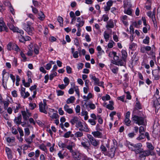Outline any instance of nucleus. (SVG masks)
Wrapping results in <instances>:
<instances>
[{"mask_svg":"<svg viewBox=\"0 0 160 160\" xmlns=\"http://www.w3.org/2000/svg\"><path fill=\"white\" fill-rule=\"evenodd\" d=\"M136 154H139V158L140 160H144L147 156L150 155H154L155 154L153 151H150V150H146L145 151L142 148H138L136 151Z\"/></svg>","mask_w":160,"mask_h":160,"instance_id":"obj_1","label":"nucleus"},{"mask_svg":"<svg viewBox=\"0 0 160 160\" xmlns=\"http://www.w3.org/2000/svg\"><path fill=\"white\" fill-rule=\"evenodd\" d=\"M32 23L29 22L23 24L24 30L30 35H32L34 31V28L31 26Z\"/></svg>","mask_w":160,"mask_h":160,"instance_id":"obj_2","label":"nucleus"},{"mask_svg":"<svg viewBox=\"0 0 160 160\" xmlns=\"http://www.w3.org/2000/svg\"><path fill=\"white\" fill-rule=\"evenodd\" d=\"M132 120V121L135 122L136 123L138 124V125H142L144 123V118L142 117L134 115L133 116Z\"/></svg>","mask_w":160,"mask_h":160,"instance_id":"obj_3","label":"nucleus"},{"mask_svg":"<svg viewBox=\"0 0 160 160\" xmlns=\"http://www.w3.org/2000/svg\"><path fill=\"white\" fill-rule=\"evenodd\" d=\"M76 127L77 128H80L79 130L81 131H84L88 132L89 131V129L87 127L85 126V127H83V126L82 124V122L80 121L78 122L77 124V125H76Z\"/></svg>","mask_w":160,"mask_h":160,"instance_id":"obj_4","label":"nucleus"},{"mask_svg":"<svg viewBox=\"0 0 160 160\" xmlns=\"http://www.w3.org/2000/svg\"><path fill=\"white\" fill-rule=\"evenodd\" d=\"M39 110L40 112H43L45 114L47 113V110L48 109V107L47 106H44L42 102H41L39 103Z\"/></svg>","mask_w":160,"mask_h":160,"instance_id":"obj_5","label":"nucleus"},{"mask_svg":"<svg viewBox=\"0 0 160 160\" xmlns=\"http://www.w3.org/2000/svg\"><path fill=\"white\" fill-rule=\"evenodd\" d=\"M81 145L85 149H86L88 151V150L90 149V147L91 146L90 143L89 141L87 140L84 142H81Z\"/></svg>","mask_w":160,"mask_h":160,"instance_id":"obj_6","label":"nucleus"},{"mask_svg":"<svg viewBox=\"0 0 160 160\" xmlns=\"http://www.w3.org/2000/svg\"><path fill=\"white\" fill-rule=\"evenodd\" d=\"M75 146V144L72 142H71L69 143V145L66 146V148L69 150L70 152L72 153L73 150H72V147Z\"/></svg>","mask_w":160,"mask_h":160,"instance_id":"obj_7","label":"nucleus"},{"mask_svg":"<svg viewBox=\"0 0 160 160\" xmlns=\"http://www.w3.org/2000/svg\"><path fill=\"white\" fill-rule=\"evenodd\" d=\"M21 120L22 116L21 114H19L17 117H16L15 118L14 121V122L16 124L18 125H20L22 123Z\"/></svg>","mask_w":160,"mask_h":160,"instance_id":"obj_8","label":"nucleus"},{"mask_svg":"<svg viewBox=\"0 0 160 160\" xmlns=\"http://www.w3.org/2000/svg\"><path fill=\"white\" fill-rule=\"evenodd\" d=\"M79 121V118L76 116H75L72 119H71L70 122L72 125H74L75 124L77 125V124Z\"/></svg>","mask_w":160,"mask_h":160,"instance_id":"obj_9","label":"nucleus"},{"mask_svg":"<svg viewBox=\"0 0 160 160\" xmlns=\"http://www.w3.org/2000/svg\"><path fill=\"white\" fill-rule=\"evenodd\" d=\"M153 104L154 107L156 108V109L157 106L160 105V104L159 103V100L158 99V97L155 96L153 97Z\"/></svg>","mask_w":160,"mask_h":160,"instance_id":"obj_10","label":"nucleus"},{"mask_svg":"<svg viewBox=\"0 0 160 160\" xmlns=\"http://www.w3.org/2000/svg\"><path fill=\"white\" fill-rule=\"evenodd\" d=\"M121 53L122 55V58L124 62H126L127 57V52L125 50H122Z\"/></svg>","mask_w":160,"mask_h":160,"instance_id":"obj_11","label":"nucleus"},{"mask_svg":"<svg viewBox=\"0 0 160 160\" xmlns=\"http://www.w3.org/2000/svg\"><path fill=\"white\" fill-rule=\"evenodd\" d=\"M92 79H93L95 82L94 84L95 85H100L99 80L95 76H93L92 75L90 76Z\"/></svg>","mask_w":160,"mask_h":160,"instance_id":"obj_12","label":"nucleus"},{"mask_svg":"<svg viewBox=\"0 0 160 160\" xmlns=\"http://www.w3.org/2000/svg\"><path fill=\"white\" fill-rule=\"evenodd\" d=\"M72 155L75 160H79L81 159V156L76 152H73L72 153Z\"/></svg>","mask_w":160,"mask_h":160,"instance_id":"obj_13","label":"nucleus"},{"mask_svg":"<svg viewBox=\"0 0 160 160\" xmlns=\"http://www.w3.org/2000/svg\"><path fill=\"white\" fill-rule=\"evenodd\" d=\"M75 98L74 96H71L69 98H68L66 102L67 104L72 103H73Z\"/></svg>","mask_w":160,"mask_h":160,"instance_id":"obj_14","label":"nucleus"},{"mask_svg":"<svg viewBox=\"0 0 160 160\" xmlns=\"http://www.w3.org/2000/svg\"><path fill=\"white\" fill-rule=\"evenodd\" d=\"M23 118L24 120L27 121L29 118V116L27 115L26 112L25 111L21 112Z\"/></svg>","mask_w":160,"mask_h":160,"instance_id":"obj_15","label":"nucleus"},{"mask_svg":"<svg viewBox=\"0 0 160 160\" xmlns=\"http://www.w3.org/2000/svg\"><path fill=\"white\" fill-rule=\"evenodd\" d=\"M8 28H7L5 24H0V32H1L3 30H5L6 32H8Z\"/></svg>","mask_w":160,"mask_h":160,"instance_id":"obj_16","label":"nucleus"},{"mask_svg":"<svg viewBox=\"0 0 160 160\" xmlns=\"http://www.w3.org/2000/svg\"><path fill=\"white\" fill-rule=\"evenodd\" d=\"M90 142L91 144L94 147L97 146L99 144V142L97 141L94 138L91 140Z\"/></svg>","mask_w":160,"mask_h":160,"instance_id":"obj_17","label":"nucleus"},{"mask_svg":"<svg viewBox=\"0 0 160 160\" xmlns=\"http://www.w3.org/2000/svg\"><path fill=\"white\" fill-rule=\"evenodd\" d=\"M115 155V150L113 148H112L110 149V151L108 154V156L111 158H113Z\"/></svg>","mask_w":160,"mask_h":160,"instance_id":"obj_18","label":"nucleus"},{"mask_svg":"<svg viewBox=\"0 0 160 160\" xmlns=\"http://www.w3.org/2000/svg\"><path fill=\"white\" fill-rule=\"evenodd\" d=\"M147 147L149 149L148 150H150V151H152V150L154 149V147L152 146V144L149 142H147Z\"/></svg>","mask_w":160,"mask_h":160,"instance_id":"obj_19","label":"nucleus"},{"mask_svg":"<svg viewBox=\"0 0 160 160\" xmlns=\"http://www.w3.org/2000/svg\"><path fill=\"white\" fill-rule=\"evenodd\" d=\"M92 134L95 137H99L102 134L101 132L98 131L92 132Z\"/></svg>","mask_w":160,"mask_h":160,"instance_id":"obj_20","label":"nucleus"},{"mask_svg":"<svg viewBox=\"0 0 160 160\" xmlns=\"http://www.w3.org/2000/svg\"><path fill=\"white\" fill-rule=\"evenodd\" d=\"M12 49L14 50L17 51H18L20 50V49L18 45L14 43L12 44Z\"/></svg>","mask_w":160,"mask_h":160,"instance_id":"obj_21","label":"nucleus"},{"mask_svg":"<svg viewBox=\"0 0 160 160\" xmlns=\"http://www.w3.org/2000/svg\"><path fill=\"white\" fill-rule=\"evenodd\" d=\"M107 26L110 28H113L114 27V23L113 21L110 20L108 22Z\"/></svg>","mask_w":160,"mask_h":160,"instance_id":"obj_22","label":"nucleus"},{"mask_svg":"<svg viewBox=\"0 0 160 160\" xmlns=\"http://www.w3.org/2000/svg\"><path fill=\"white\" fill-rule=\"evenodd\" d=\"M38 16H40L39 18L41 20H42L45 18V15L44 13L42 12H41L38 13Z\"/></svg>","mask_w":160,"mask_h":160,"instance_id":"obj_23","label":"nucleus"},{"mask_svg":"<svg viewBox=\"0 0 160 160\" xmlns=\"http://www.w3.org/2000/svg\"><path fill=\"white\" fill-rule=\"evenodd\" d=\"M118 66L120 65V66H124L126 64V62H124L122 59H120L118 61Z\"/></svg>","mask_w":160,"mask_h":160,"instance_id":"obj_24","label":"nucleus"},{"mask_svg":"<svg viewBox=\"0 0 160 160\" xmlns=\"http://www.w3.org/2000/svg\"><path fill=\"white\" fill-rule=\"evenodd\" d=\"M157 71V70H155L154 71H152V74L154 77L155 79L156 80H158L159 79V76L155 74V72Z\"/></svg>","mask_w":160,"mask_h":160,"instance_id":"obj_25","label":"nucleus"},{"mask_svg":"<svg viewBox=\"0 0 160 160\" xmlns=\"http://www.w3.org/2000/svg\"><path fill=\"white\" fill-rule=\"evenodd\" d=\"M125 122L127 126H129L130 125L131 121L128 118H126L125 120Z\"/></svg>","mask_w":160,"mask_h":160,"instance_id":"obj_26","label":"nucleus"},{"mask_svg":"<svg viewBox=\"0 0 160 160\" xmlns=\"http://www.w3.org/2000/svg\"><path fill=\"white\" fill-rule=\"evenodd\" d=\"M25 136H28L30 134V131L29 128H26L24 129Z\"/></svg>","mask_w":160,"mask_h":160,"instance_id":"obj_27","label":"nucleus"},{"mask_svg":"<svg viewBox=\"0 0 160 160\" xmlns=\"http://www.w3.org/2000/svg\"><path fill=\"white\" fill-rule=\"evenodd\" d=\"M102 98L103 100H104L105 99L108 100L110 99V97L109 95L106 94L105 96L102 97Z\"/></svg>","mask_w":160,"mask_h":160,"instance_id":"obj_28","label":"nucleus"},{"mask_svg":"<svg viewBox=\"0 0 160 160\" xmlns=\"http://www.w3.org/2000/svg\"><path fill=\"white\" fill-rule=\"evenodd\" d=\"M17 130L20 133V137H22L24 135L23 132L22 130L20 128L18 127L17 128Z\"/></svg>","mask_w":160,"mask_h":160,"instance_id":"obj_29","label":"nucleus"},{"mask_svg":"<svg viewBox=\"0 0 160 160\" xmlns=\"http://www.w3.org/2000/svg\"><path fill=\"white\" fill-rule=\"evenodd\" d=\"M149 38L148 36H147L146 37L145 39L143 40V42L145 44H148L149 43Z\"/></svg>","mask_w":160,"mask_h":160,"instance_id":"obj_30","label":"nucleus"},{"mask_svg":"<svg viewBox=\"0 0 160 160\" xmlns=\"http://www.w3.org/2000/svg\"><path fill=\"white\" fill-rule=\"evenodd\" d=\"M142 147V145L140 143H137L133 146V148L136 149L138 148H141Z\"/></svg>","mask_w":160,"mask_h":160,"instance_id":"obj_31","label":"nucleus"},{"mask_svg":"<svg viewBox=\"0 0 160 160\" xmlns=\"http://www.w3.org/2000/svg\"><path fill=\"white\" fill-rule=\"evenodd\" d=\"M26 142H27L29 144H31L32 142L33 141L32 139L30 137L28 138H26L25 139Z\"/></svg>","mask_w":160,"mask_h":160,"instance_id":"obj_32","label":"nucleus"},{"mask_svg":"<svg viewBox=\"0 0 160 160\" xmlns=\"http://www.w3.org/2000/svg\"><path fill=\"white\" fill-rule=\"evenodd\" d=\"M75 135L77 137H79L82 136L83 135V134L82 132H77L75 133Z\"/></svg>","mask_w":160,"mask_h":160,"instance_id":"obj_33","label":"nucleus"},{"mask_svg":"<svg viewBox=\"0 0 160 160\" xmlns=\"http://www.w3.org/2000/svg\"><path fill=\"white\" fill-rule=\"evenodd\" d=\"M66 70L68 74H70L72 72V68L69 66L66 67Z\"/></svg>","mask_w":160,"mask_h":160,"instance_id":"obj_34","label":"nucleus"},{"mask_svg":"<svg viewBox=\"0 0 160 160\" xmlns=\"http://www.w3.org/2000/svg\"><path fill=\"white\" fill-rule=\"evenodd\" d=\"M58 146L61 148H66V145L64 143H62L61 142H59L58 143Z\"/></svg>","mask_w":160,"mask_h":160,"instance_id":"obj_35","label":"nucleus"},{"mask_svg":"<svg viewBox=\"0 0 160 160\" xmlns=\"http://www.w3.org/2000/svg\"><path fill=\"white\" fill-rule=\"evenodd\" d=\"M71 133V131L65 133V134L63 135V137H64L65 138H68L70 137Z\"/></svg>","mask_w":160,"mask_h":160,"instance_id":"obj_36","label":"nucleus"},{"mask_svg":"<svg viewBox=\"0 0 160 160\" xmlns=\"http://www.w3.org/2000/svg\"><path fill=\"white\" fill-rule=\"evenodd\" d=\"M140 134H141L137 138V139L138 140H140L142 139H143L145 137V136L144 135V133H141Z\"/></svg>","mask_w":160,"mask_h":160,"instance_id":"obj_37","label":"nucleus"},{"mask_svg":"<svg viewBox=\"0 0 160 160\" xmlns=\"http://www.w3.org/2000/svg\"><path fill=\"white\" fill-rule=\"evenodd\" d=\"M4 4L6 6H8L9 7L11 6L10 2L7 0L5 1L4 2Z\"/></svg>","mask_w":160,"mask_h":160,"instance_id":"obj_38","label":"nucleus"},{"mask_svg":"<svg viewBox=\"0 0 160 160\" xmlns=\"http://www.w3.org/2000/svg\"><path fill=\"white\" fill-rule=\"evenodd\" d=\"M39 148L42 150L45 151L47 148L43 144H42L39 146Z\"/></svg>","mask_w":160,"mask_h":160,"instance_id":"obj_39","label":"nucleus"},{"mask_svg":"<svg viewBox=\"0 0 160 160\" xmlns=\"http://www.w3.org/2000/svg\"><path fill=\"white\" fill-rule=\"evenodd\" d=\"M12 44L10 42L7 45V48L8 50L10 51L12 50Z\"/></svg>","mask_w":160,"mask_h":160,"instance_id":"obj_40","label":"nucleus"},{"mask_svg":"<svg viewBox=\"0 0 160 160\" xmlns=\"http://www.w3.org/2000/svg\"><path fill=\"white\" fill-rule=\"evenodd\" d=\"M58 20L60 24H63V18L62 17L60 16L58 17Z\"/></svg>","mask_w":160,"mask_h":160,"instance_id":"obj_41","label":"nucleus"},{"mask_svg":"<svg viewBox=\"0 0 160 160\" xmlns=\"http://www.w3.org/2000/svg\"><path fill=\"white\" fill-rule=\"evenodd\" d=\"M84 22V21H82L81 22H79V23L76 24V26L78 27H80L83 25Z\"/></svg>","mask_w":160,"mask_h":160,"instance_id":"obj_42","label":"nucleus"},{"mask_svg":"<svg viewBox=\"0 0 160 160\" xmlns=\"http://www.w3.org/2000/svg\"><path fill=\"white\" fill-rule=\"evenodd\" d=\"M57 92V95L58 96L63 95L64 93V92L60 90H58Z\"/></svg>","mask_w":160,"mask_h":160,"instance_id":"obj_43","label":"nucleus"},{"mask_svg":"<svg viewBox=\"0 0 160 160\" xmlns=\"http://www.w3.org/2000/svg\"><path fill=\"white\" fill-rule=\"evenodd\" d=\"M57 73L56 72H55L53 73L50 75V79L52 80L54 77L57 76Z\"/></svg>","mask_w":160,"mask_h":160,"instance_id":"obj_44","label":"nucleus"},{"mask_svg":"<svg viewBox=\"0 0 160 160\" xmlns=\"http://www.w3.org/2000/svg\"><path fill=\"white\" fill-rule=\"evenodd\" d=\"M128 148L130 149H131V150L134 151L135 153L136 150L138 149H136L135 148H134L133 146H132L131 144H130V145L128 146Z\"/></svg>","mask_w":160,"mask_h":160,"instance_id":"obj_45","label":"nucleus"},{"mask_svg":"<svg viewBox=\"0 0 160 160\" xmlns=\"http://www.w3.org/2000/svg\"><path fill=\"white\" fill-rule=\"evenodd\" d=\"M124 12L127 14L130 15L132 14V11L130 8H128V9L126 10H125Z\"/></svg>","mask_w":160,"mask_h":160,"instance_id":"obj_46","label":"nucleus"},{"mask_svg":"<svg viewBox=\"0 0 160 160\" xmlns=\"http://www.w3.org/2000/svg\"><path fill=\"white\" fill-rule=\"evenodd\" d=\"M106 108L110 110H113L114 109V107L112 105L108 104L106 105Z\"/></svg>","mask_w":160,"mask_h":160,"instance_id":"obj_47","label":"nucleus"},{"mask_svg":"<svg viewBox=\"0 0 160 160\" xmlns=\"http://www.w3.org/2000/svg\"><path fill=\"white\" fill-rule=\"evenodd\" d=\"M135 106L138 109H141L142 108L141 104L139 101L137 102Z\"/></svg>","mask_w":160,"mask_h":160,"instance_id":"obj_48","label":"nucleus"},{"mask_svg":"<svg viewBox=\"0 0 160 160\" xmlns=\"http://www.w3.org/2000/svg\"><path fill=\"white\" fill-rule=\"evenodd\" d=\"M88 121L92 125H94L96 124V122L93 119H89L88 120Z\"/></svg>","mask_w":160,"mask_h":160,"instance_id":"obj_49","label":"nucleus"},{"mask_svg":"<svg viewBox=\"0 0 160 160\" xmlns=\"http://www.w3.org/2000/svg\"><path fill=\"white\" fill-rule=\"evenodd\" d=\"M67 86V85H64V84H62L61 85L59 84L58 85V87L61 89H63L65 88Z\"/></svg>","mask_w":160,"mask_h":160,"instance_id":"obj_50","label":"nucleus"},{"mask_svg":"<svg viewBox=\"0 0 160 160\" xmlns=\"http://www.w3.org/2000/svg\"><path fill=\"white\" fill-rule=\"evenodd\" d=\"M136 45V44H135L134 43H132L130 45L129 47V49L131 50H133V49H134L135 48Z\"/></svg>","mask_w":160,"mask_h":160,"instance_id":"obj_51","label":"nucleus"},{"mask_svg":"<svg viewBox=\"0 0 160 160\" xmlns=\"http://www.w3.org/2000/svg\"><path fill=\"white\" fill-rule=\"evenodd\" d=\"M104 37L105 39H106V41H107L108 40L109 38V34L104 32Z\"/></svg>","mask_w":160,"mask_h":160,"instance_id":"obj_52","label":"nucleus"},{"mask_svg":"<svg viewBox=\"0 0 160 160\" xmlns=\"http://www.w3.org/2000/svg\"><path fill=\"white\" fill-rule=\"evenodd\" d=\"M75 110L77 113L80 112V107L79 105H78L76 106L75 108Z\"/></svg>","mask_w":160,"mask_h":160,"instance_id":"obj_53","label":"nucleus"},{"mask_svg":"<svg viewBox=\"0 0 160 160\" xmlns=\"http://www.w3.org/2000/svg\"><path fill=\"white\" fill-rule=\"evenodd\" d=\"M64 82L66 83V85H67V86L69 83V80L68 78L67 77H65L64 79Z\"/></svg>","mask_w":160,"mask_h":160,"instance_id":"obj_54","label":"nucleus"},{"mask_svg":"<svg viewBox=\"0 0 160 160\" xmlns=\"http://www.w3.org/2000/svg\"><path fill=\"white\" fill-rule=\"evenodd\" d=\"M113 43H114L113 41H112V42H109L108 45V46L109 48H112L113 47Z\"/></svg>","mask_w":160,"mask_h":160,"instance_id":"obj_55","label":"nucleus"},{"mask_svg":"<svg viewBox=\"0 0 160 160\" xmlns=\"http://www.w3.org/2000/svg\"><path fill=\"white\" fill-rule=\"evenodd\" d=\"M125 93L127 94L126 96L127 98L128 99H130L131 98V96L130 92H125Z\"/></svg>","mask_w":160,"mask_h":160,"instance_id":"obj_56","label":"nucleus"},{"mask_svg":"<svg viewBox=\"0 0 160 160\" xmlns=\"http://www.w3.org/2000/svg\"><path fill=\"white\" fill-rule=\"evenodd\" d=\"M8 158L12 159V151L6 152Z\"/></svg>","mask_w":160,"mask_h":160,"instance_id":"obj_57","label":"nucleus"},{"mask_svg":"<svg viewBox=\"0 0 160 160\" xmlns=\"http://www.w3.org/2000/svg\"><path fill=\"white\" fill-rule=\"evenodd\" d=\"M58 114L56 113H53V114L51 116V117L52 118H57L58 117Z\"/></svg>","mask_w":160,"mask_h":160,"instance_id":"obj_58","label":"nucleus"},{"mask_svg":"<svg viewBox=\"0 0 160 160\" xmlns=\"http://www.w3.org/2000/svg\"><path fill=\"white\" fill-rule=\"evenodd\" d=\"M12 132L13 134L16 135L18 133V132L15 128H12Z\"/></svg>","mask_w":160,"mask_h":160,"instance_id":"obj_59","label":"nucleus"},{"mask_svg":"<svg viewBox=\"0 0 160 160\" xmlns=\"http://www.w3.org/2000/svg\"><path fill=\"white\" fill-rule=\"evenodd\" d=\"M29 105L30 106L31 108V109H33L36 107V105L35 103L32 104L30 103Z\"/></svg>","mask_w":160,"mask_h":160,"instance_id":"obj_60","label":"nucleus"},{"mask_svg":"<svg viewBox=\"0 0 160 160\" xmlns=\"http://www.w3.org/2000/svg\"><path fill=\"white\" fill-rule=\"evenodd\" d=\"M21 56L23 58L24 60V61H25L26 60V58L25 56V55L22 52H21Z\"/></svg>","mask_w":160,"mask_h":160,"instance_id":"obj_61","label":"nucleus"},{"mask_svg":"<svg viewBox=\"0 0 160 160\" xmlns=\"http://www.w3.org/2000/svg\"><path fill=\"white\" fill-rule=\"evenodd\" d=\"M89 108L91 109H94L96 107L95 105L93 103H90L89 104Z\"/></svg>","mask_w":160,"mask_h":160,"instance_id":"obj_62","label":"nucleus"},{"mask_svg":"<svg viewBox=\"0 0 160 160\" xmlns=\"http://www.w3.org/2000/svg\"><path fill=\"white\" fill-rule=\"evenodd\" d=\"M31 8L32 9V11L33 13H37L38 12V10L36 8H34L33 6H31Z\"/></svg>","mask_w":160,"mask_h":160,"instance_id":"obj_63","label":"nucleus"},{"mask_svg":"<svg viewBox=\"0 0 160 160\" xmlns=\"http://www.w3.org/2000/svg\"><path fill=\"white\" fill-rule=\"evenodd\" d=\"M83 64L82 63H80L78 64V69H81L83 68Z\"/></svg>","mask_w":160,"mask_h":160,"instance_id":"obj_64","label":"nucleus"}]
</instances>
